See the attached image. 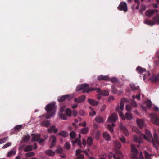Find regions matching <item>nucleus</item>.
I'll return each mask as SVG.
<instances>
[{
  "mask_svg": "<svg viewBox=\"0 0 159 159\" xmlns=\"http://www.w3.org/2000/svg\"><path fill=\"white\" fill-rule=\"evenodd\" d=\"M82 90V93H88L90 91H97V93L99 94L104 96H107L109 95L108 91L107 90L101 91L100 88H89V85L87 84H82L78 86L76 88V91H79Z\"/></svg>",
  "mask_w": 159,
  "mask_h": 159,
  "instance_id": "obj_1",
  "label": "nucleus"
},
{
  "mask_svg": "<svg viewBox=\"0 0 159 159\" xmlns=\"http://www.w3.org/2000/svg\"><path fill=\"white\" fill-rule=\"evenodd\" d=\"M46 110L47 114H44L42 115L41 117H44L45 116L46 119H48L51 117L54 116L56 112V107L55 103H51L47 105L45 108Z\"/></svg>",
  "mask_w": 159,
  "mask_h": 159,
  "instance_id": "obj_2",
  "label": "nucleus"
},
{
  "mask_svg": "<svg viewBox=\"0 0 159 159\" xmlns=\"http://www.w3.org/2000/svg\"><path fill=\"white\" fill-rule=\"evenodd\" d=\"M152 142L154 148L158 150L159 146V137L156 133L154 134V138L153 139H152Z\"/></svg>",
  "mask_w": 159,
  "mask_h": 159,
  "instance_id": "obj_3",
  "label": "nucleus"
},
{
  "mask_svg": "<svg viewBox=\"0 0 159 159\" xmlns=\"http://www.w3.org/2000/svg\"><path fill=\"white\" fill-rule=\"evenodd\" d=\"M117 9L119 10L123 11L125 12H127L128 11V7L126 3L123 1L120 2L117 7Z\"/></svg>",
  "mask_w": 159,
  "mask_h": 159,
  "instance_id": "obj_4",
  "label": "nucleus"
},
{
  "mask_svg": "<svg viewBox=\"0 0 159 159\" xmlns=\"http://www.w3.org/2000/svg\"><path fill=\"white\" fill-rule=\"evenodd\" d=\"M136 70L138 73L140 74L143 73L144 72H146V74H143V79L144 80L145 79V77L147 75L149 76L150 75V74L148 72H147L145 69L143 68L140 66H138L136 68Z\"/></svg>",
  "mask_w": 159,
  "mask_h": 159,
  "instance_id": "obj_5",
  "label": "nucleus"
},
{
  "mask_svg": "<svg viewBox=\"0 0 159 159\" xmlns=\"http://www.w3.org/2000/svg\"><path fill=\"white\" fill-rule=\"evenodd\" d=\"M66 107L65 106H63L61 108L59 115L60 118L63 120H66V114L64 113L65 110L66 109Z\"/></svg>",
  "mask_w": 159,
  "mask_h": 159,
  "instance_id": "obj_6",
  "label": "nucleus"
},
{
  "mask_svg": "<svg viewBox=\"0 0 159 159\" xmlns=\"http://www.w3.org/2000/svg\"><path fill=\"white\" fill-rule=\"evenodd\" d=\"M71 99V97L70 95L67 94L58 97L57 98V100L59 102H62L65 101L67 99L68 100H69Z\"/></svg>",
  "mask_w": 159,
  "mask_h": 159,
  "instance_id": "obj_7",
  "label": "nucleus"
},
{
  "mask_svg": "<svg viewBox=\"0 0 159 159\" xmlns=\"http://www.w3.org/2000/svg\"><path fill=\"white\" fill-rule=\"evenodd\" d=\"M151 115L153 116L151 118L152 122L157 126H159V118L153 114H151Z\"/></svg>",
  "mask_w": 159,
  "mask_h": 159,
  "instance_id": "obj_8",
  "label": "nucleus"
},
{
  "mask_svg": "<svg viewBox=\"0 0 159 159\" xmlns=\"http://www.w3.org/2000/svg\"><path fill=\"white\" fill-rule=\"evenodd\" d=\"M86 98V97L84 95H81L77 98H74V102L78 103H80L84 102Z\"/></svg>",
  "mask_w": 159,
  "mask_h": 159,
  "instance_id": "obj_9",
  "label": "nucleus"
},
{
  "mask_svg": "<svg viewBox=\"0 0 159 159\" xmlns=\"http://www.w3.org/2000/svg\"><path fill=\"white\" fill-rule=\"evenodd\" d=\"M118 119L117 115L115 113H112L109 117L108 121L109 122H114Z\"/></svg>",
  "mask_w": 159,
  "mask_h": 159,
  "instance_id": "obj_10",
  "label": "nucleus"
},
{
  "mask_svg": "<svg viewBox=\"0 0 159 159\" xmlns=\"http://www.w3.org/2000/svg\"><path fill=\"white\" fill-rule=\"evenodd\" d=\"M145 133L147 135V136L144 134L143 136L144 138L147 140L148 141H149V139H151V141H152V139H153V138H152V134L150 133V132L148 130H146Z\"/></svg>",
  "mask_w": 159,
  "mask_h": 159,
  "instance_id": "obj_11",
  "label": "nucleus"
},
{
  "mask_svg": "<svg viewBox=\"0 0 159 159\" xmlns=\"http://www.w3.org/2000/svg\"><path fill=\"white\" fill-rule=\"evenodd\" d=\"M119 127L121 130L123 132L124 134L126 136L129 135L128 131L126 128L123 125L122 123H120L119 125Z\"/></svg>",
  "mask_w": 159,
  "mask_h": 159,
  "instance_id": "obj_12",
  "label": "nucleus"
},
{
  "mask_svg": "<svg viewBox=\"0 0 159 159\" xmlns=\"http://www.w3.org/2000/svg\"><path fill=\"white\" fill-rule=\"evenodd\" d=\"M155 12H158V11L157 10H150L146 11V14L147 16L150 17L152 16Z\"/></svg>",
  "mask_w": 159,
  "mask_h": 159,
  "instance_id": "obj_13",
  "label": "nucleus"
},
{
  "mask_svg": "<svg viewBox=\"0 0 159 159\" xmlns=\"http://www.w3.org/2000/svg\"><path fill=\"white\" fill-rule=\"evenodd\" d=\"M50 140L51 141V144L50 146V148H52L56 144V137L53 135H52L50 137Z\"/></svg>",
  "mask_w": 159,
  "mask_h": 159,
  "instance_id": "obj_14",
  "label": "nucleus"
},
{
  "mask_svg": "<svg viewBox=\"0 0 159 159\" xmlns=\"http://www.w3.org/2000/svg\"><path fill=\"white\" fill-rule=\"evenodd\" d=\"M80 137L81 135L80 134H79V138H77L74 140H72L71 141V142L73 144H74L75 143H77L78 145L80 146V148H82V147L81 146V142L80 139Z\"/></svg>",
  "mask_w": 159,
  "mask_h": 159,
  "instance_id": "obj_15",
  "label": "nucleus"
},
{
  "mask_svg": "<svg viewBox=\"0 0 159 159\" xmlns=\"http://www.w3.org/2000/svg\"><path fill=\"white\" fill-rule=\"evenodd\" d=\"M159 80V75H153L150 78L151 81L153 82H155L158 81Z\"/></svg>",
  "mask_w": 159,
  "mask_h": 159,
  "instance_id": "obj_16",
  "label": "nucleus"
},
{
  "mask_svg": "<svg viewBox=\"0 0 159 159\" xmlns=\"http://www.w3.org/2000/svg\"><path fill=\"white\" fill-rule=\"evenodd\" d=\"M97 79L99 81L107 80H109V78L108 76L107 75H101L98 77Z\"/></svg>",
  "mask_w": 159,
  "mask_h": 159,
  "instance_id": "obj_17",
  "label": "nucleus"
},
{
  "mask_svg": "<svg viewBox=\"0 0 159 159\" xmlns=\"http://www.w3.org/2000/svg\"><path fill=\"white\" fill-rule=\"evenodd\" d=\"M58 131V129L56 128L54 125L51 126L48 129V131L49 133H52L53 132L54 133H56Z\"/></svg>",
  "mask_w": 159,
  "mask_h": 159,
  "instance_id": "obj_18",
  "label": "nucleus"
},
{
  "mask_svg": "<svg viewBox=\"0 0 159 159\" xmlns=\"http://www.w3.org/2000/svg\"><path fill=\"white\" fill-rule=\"evenodd\" d=\"M136 122L138 126L140 128L143 127L144 125V122L143 120L141 119H137Z\"/></svg>",
  "mask_w": 159,
  "mask_h": 159,
  "instance_id": "obj_19",
  "label": "nucleus"
},
{
  "mask_svg": "<svg viewBox=\"0 0 159 159\" xmlns=\"http://www.w3.org/2000/svg\"><path fill=\"white\" fill-rule=\"evenodd\" d=\"M144 23L150 26H152L155 24L153 20L152 21L148 19H146L144 20Z\"/></svg>",
  "mask_w": 159,
  "mask_h": 159,
  "instance_id": "obj_20",
  "label": "nucleus"
},
{
  "mask_svg": "<svg viewBox=\"0 0 159 159\" xmlns=\"http://www.w3.org/2000/svg\"><path fill=\"white\" fill-rule=\"evenodd\" d=\"M103 136L104 138L107 141H109L111 139V136L108 132H104L103 134Z\"/></svg>",
  "mask_w": 159,
  "mask_h": 159,
  "instance_id": "obj_21",
  "label": "nucleus"
},
{
  "mask_svg": "<svg viewBox=\"0 0 159 159\" xmlns=\"http://www.w3.org/2000/svg\"><path fill=\"white\" fill-rule=\"evenodd\" d=\"M33 136L32 139V141H38L40 137V136L39 134H36L35 135H34V134H32V136Z\"/></svg>",
  "mask_w": 159,
  "mask_h": 159,
  "instance_id": "obj_22",
  "label": "nucleus"
},
{
  "mask_svg": "<svg viewBox=\"0 0 159 159\" xmlns=\"http://www.w3.org/2000/svg\"><path fill=\"white\" fill-rule=\"evenodd\" d=\"M41 125L46 127H48L50 125V122L49 120L44 121L41 122Z\"/></svg>",
  "mask_w": 159,
  "mask_h": 159,
  "instance_id": "obj_23",
  "label": "nucleus"
},
{
  "mask_svg": "<svg viewBox=\"0 0 159 159\" xmlns=\"http://www.w3.org/2000/svg\"><path fill=\"white\" fill-rule=\"evenodd\" d=\"M153 20L155 24H159V14H157L155 16L153 17Z\"/></svg>",
  "mask_w": 159,
  "mask_h": 159,
  "instance_id": "obj_24",
  "label": "nucleus"
},
{
  "mask_svg": "<svg viewBox=\"0 0 159 159\" xmlns=\"http://www.w3.org/2000/svg\"><path fill=\"white\" fill-rule=\"evenodd\" d=\"M88 102L93 106L97 105L98 103V102L97 101L91 99H88Z\"/></svg>",
  "mask_w": 159,
  "mask_h": 159,
  "instance_id": "obj_25",
  "label": "nucleus"
},
{
  "mask_svg": "<svg viewBox=\"0 0 159 159\" xmlns=\"http://www.w3.org/2000/svg\"><path fill=\"white\" fill-rule=\"evenodd\" d=\"M44 152L46 154L51 156H54L55 154L54 152L51 150H46Z\"/></svg>",
  "mask_w": 159,
  "mask_h": 159,
  "instance_id": "obj_26",
  "label": "nucleus"
},
{
  "mask_svg": "<svg viewBox=\"0 0 159 159\" xmlns=\"http://www.w3.org/2000/svg\"><path fill=\"white\" fill-rule=\"evenodd\" d=\"M83 152L87 156H88V153L86 150H82L80 149H77L76 151V155H78L80 153Z\"/></svg>",
  "mask_w": 159,
  "mask_h": 159,
  "instance_id": "obj_27",
  "label": "nucleus"
},
{
  "mask_svg": "<svg viewBox=\"0 0 159 159\" xmlns=\"http://www.w3.org/2000/svg\"><path fill=\"white\" fill-rule=\"evenodd\" d=\"M95 120L96 122L98 123H102L104 121V120L102 117L100 116H98L96 117L95 118Z\"/></svg>",
  "mask_w": 159,
  "mask_h": 159,
  "instance_id": "obj_28",
  "label": "nucleus"
},
{
  "mask_svg": "<svg viewBox=\"0 0 159 159\" xmlns=\"http://www.w3.org/2000/svg\"><path fill=\"white\" fill-rule=\"evenodd\" d=\"M134 140L137 142L140 143L142 142V139L141 137H138L136 136H135L134 137Z\"/></svg>",
  "mask_w": 159,
  "mask_h": 159,
  "instance_id": "obj_29",
  "label": "nucleus"
},
{
  "mask_svg": "<svg viewBox=\"0 0 159 159\" xmlns=\"http://www.w3.org/2000/svg\"><path fill=\"white\" fill-rule=\"evenodd\" d=\"M57 134L61 136L65 137H67L68 135V133L65 131H61V132L58 133Z\"/></svg>",
  "mask_w": 159,
  "mask_h": 159,
  "instance_id": "obj_30",
  "label": "nucleus"
},
{
  "mask_svg": "<svg viewBox=\"0 0 159 159\" xmlns=\"http://www.w3.org/2000/svg\"><path fill=\"white\" fill-rule=\"evenodd\" d=\"M108 156L109 159H111L112 157H113L114 159H120V158L119 157H116L115 155L114 154H113L112 152L109 153L108 154Z\"/></svg>",
  "mask_w": 159,
  "mask_h": 159,
  "instance_id": "obj_31",
  "label": "nucleus"
},
{
  "mask_svg": "<svg viewBox=\"0 0 159 159\" xmlns=\"http://www.w3.org/2000/svg\"><path fill=\"white\" fill-rule=\"evenodd\" d=\"M125 117L128 120H131L133 118V116L131 114L129 113H126L125 114Z\"/></svg>",
  "mask_w": 159,
  "mask_h": 159,
  "instance_id": "obj_32",
  "label": "nucleus"
},
{
  "mask_svg": "<svg viewBox=\"0 0 159 159\" xmlns=\"http://www.w3.org/2000/svg\"><path fill=\"white\" fill-rule=\"evenodd\" d=\"M33 147L32 146L29 145L27 146L24 149V151L25 152L30 151L32 150Z\"/></svg>",
  "mask_w": 159,
  "mask_h": 159,
  "instance_id": "obj_33",
  "label": "nucleus"
},
{
  "mask_svg": "<svg viewBox=\"0 0 159 159\" xmlns=\"http://www.w3.org/2000/svg\"><path fill=\"white\" fill-rule=\"evenodd\" d=\"M130 85L131 89L133 90H138L139 88V86H136L133 84H130Z\"/></svg>",
  "mask_w": 159,
  "mask_h": 159,
  "instance_id": "obj_34",
  "label": "nucleus"
},
{
  "mask_svg": "<svg viewBox=\"0 0 159 159\" xmlns=\"http://www.w3.org/2000/svg\"><path fill=\"white\" fill-rule=\"evenodd\" d=\"M114 125L115 124L113 123L111 125H107L108 128L111 133H112L113 132V128L114 127Z\"/></svg>",
  "mask_w": 159,
  "mask_h": 159,
  "instance_id": "obj_35",
  "label": "nucleus"
},
{
  "mask_svg": "<svg viewBox=\"0 0 159 159\" xmlns=\"http://www.w3.org/2000/svg\"><path fill=\"white\" fill-rule=\"evenodd\" d=\"M131 151L132 152L136 153V154H138V152L136 148H135L133 144L131 145Z\"/></svg>",
  "mask_w": 159,
  "mask_h": 159,
  "instance_id": "obj_36",
  "label": "nucleus"
},
{
  "mask_svg": "<svg viewBox=\"0 0 159 159\" xmlns=\"http://www.w3.org/2000/svg\"><path fill=\"white\" fill-rule=\"evenodd\" d=\"M65 112L66 114V115L67 116L69 117H70L71 116L72 114V111L70 109H67L66 110Z\"/></svg>",
  "mask_w": 159,
  "mask_h": 159,
  "instance_id": "obj_37",
  "label": "nucleus"
},
{
  "mask_svg": "<svg viewBox=\"0 0 159 159\" xmlns=\"http://www.w3.org/2000/svg\"><path fill=\"white\" fill-rule=\"evenodd\" d=\"M87 142L89 145L91 146L93 143L92 138L90 137H89L87 139Z\"/></svg>",
  "mask_w": 159,
  "mask_h": 159,
  "instance_id": "obj_38",
  "label": "nucleus"
},
{
  "mask_svg": "<svg viewBox=\"0 0 159 159\" xmlns=\"http://www.w3.org/2000/svg\"><path fill=\"white\" fill-rule=\"evenodd\" d=\"M8 139V137H6L0 139V144L3 143Z\"/></svg>",
  "mask_w": 159,
  "mask_h": 159,
  "instance_id": "obj_39",
  "label": "nucleus"
},
{
  "mask_svg": "<svg viewBox=\"0 0 159 159\" xmlns=\"http://www.w3.org/2000/svg\"><path fill=\"white\" fill-rule=\"evenodd\" d=\"M88 128L87 127L82 129L81 130V133L82 134H86L88 132Z\"/></svg>",
  "mask_w": 159,
  "mask_h": 159,
  "instance_id": "obj_40",
  "label": "nucleus"
},
{
  "mask_svg": "<svg viewBox=\"0 0 159 159\" xmlns=\"http://www.w3.org/2000/svg\"><path fill=\"white\" fill-rule=\"evenodd\" d=\"M75 136L76 134L74 131H72L70 133V136L71 139H74Z\"/></svg>",
  "mask_w": 159,
  "mask_h": 159,
  "instance_id": "obj_41",
  "label": "nucleus"
},
{
  "mask_svg": "<svg viewBox=\"0 0 159 159\" xmlns=\"http://www.w3.org/2000/svg\"><path fill=\"white\" fill-rule=\"evenodd\" d=\"M89 108L92 111V112H90L89 113L90 116H92L95 115L96 114V112L93 110V109L92 108V107L90 106L89 107Z\"/></svg>",
  "mask_w": 159,
  "mask_h": 159,
  "instance_id": "obj_42",
  "label": "nucleus"
},
{
  "mask_svg": "<svg viewBox=\"0 0 159 159\" xmlns=\"http://www.w3.org/2000/svg\"><path fill=\"white\" fill-rule=\"evenodd\" d=\"M146 104V106L148 108H150L152 105V103L148 99L147 101L145 102Z\"/></svg>",
  "mask_w": 159,
  "mask_h": 159,
  "instance_id": "obj_43",
  "label": "nucleus"
},
{
  "mask_svg": "<svg viewBox=\"0 0 159 159\" xmlns=\"http://www.w3.org/2000/svg\"><path fill=\"white\" fill-rule=\"evenodd\" d=\"M107 158V154L105 153H102L100 155L99 159H106Z\"/></svg>",
  "mask_w": 159,
  "mask_h": 159,
  "instance_id": "obj_44",
  "label": "nucleus"
},
{
  "mask_svg": "<svg viewBox=\"0 0 159 159\" xmlns=\"http://www.w3.org/2000/svg\"><path fill=\"white\" fill-rule=\"evenodd\" d=\"M145 157L146 159H150L151 155L149 154L147 152L145 151L144 152Z\"/></svg>",
  "mask_w": 159,
  "mask_h": 159,
  "instance_id": "obj_45",
  "label": "nucleus"
},
{
  "mask_svg": "<svg viewBox=\"0 0 159 159\" xmlns=\"http://www.w3.org/2000/svg\"><path fill=\"white\" fill-rule=\"evenodd\" d=\"M146 8V6L145 5H142L141 7V9L139 11V12L141 14H142L145 11Z\"/></svg>",
  "mask_w": 159,
  "mask_h": 159,
  "instance_id": "obj_46",
  "label": "nucleus"
},
{
  "mask_svg": "<svg viewBox=\"0 0 159 159\" xmlns=\"http://www.w3.org/2000/svg\"><path fill=\"white\" fill-rule=\"evenodd\" d=\"M121 146V144L118 141H115V147L116 148L118 149H119L120 148Z\"/></svg>",
  "mask_w": 159,
  "mask_h": 159,
  "instance_id": "obj_47",
  "label": "nucleus"
},
{
  "mask_svg": "<svg viewBox=\"0 0 159 159\" xmlns=\"http://www.w3.org/2000/svg\"><path fill=\"white\" fill-rule=\"evenodd\" d=\"M132 129L133 131H135L139 134L140 135L141 134V132L140 131H139L136 127H133L132 128Z\"/></svg>",
  "mask_w": 159,
  "mask_h": 159,
  "instance_id": "obj_48",
  "label": "nucleus"
},
{
  "mask_svg": "<svg viewBox=\"0 0 159 159\" xmlns=\"http://www.w3.org/2000/svg\"><path fill=\"white\" fill-rule=\"evenodd\" d=\"M34 153L33 152H29L25 154V156L28 157H30L33 156Z\"/></svg>",
  "mask_w": 159,
  "mask_h": 159,
  "instance_id": "obj_49",
  "label": "nucleus"
},
{
  "mask_svg": "<svg viewBox=\"0 0 159 159\" xmlns=\"http://www.w3.org/2000/svg\"><path fill=\"white\" fill-rule=\"evenodd\" d=\"M16 152L13 150L10 151L8 153V156H10L12 155H15L16 154Z\"/></svg>",
  "mask_w": 159,
  "mask_h": 159,
  "instance_id": "obj_50",
  "label": "nucleus"
},
{
  "mask_svg": "<svg viewBox=\"0 0 159 159\" xmlns=\"http://www.w3.org/2000/svg\"><path fill=\"white\" fill-rule=\"evenodd\" d=\"M112 92L114 94H116L117 93V89L113 86H111Z\"/></svg>",
  "mask_w": 159,
  "mask_h": 159,
  "instance_id": "obj_51",
  "label": "nucleus"
},
{
  "mask_svg": "<svg viewBox=\"0 0 159 159\" xmlns=\"http://www.w3.org/2000/svg\"><path fill=\"white\" fill-rule=\"evenodd\" d=\"M64 147L65 148L69 149L70 148V145L69 143L66 142L64 145Z\"/></svg>",
  "mask_w": 159,
  "mask_h": 159,
  "instance_id": "obj_52",
  "label": "nucleus"
},
{
  "mask_svg": "<svg viewBox=\"0 0 159 159\" xmlns=\"http://www.w3.org/2000/svg\"><path fill=\"white\" fill-rule=\"evenodd\" d=\"M22 127V125H16L14 129L16 130H18Z\"/></svg>",
  "mask_w": 159,
  "mask_h": 159,
  "instance_id": "obj_53",
  "label": "nucleus"
},
{
  "mask_svg": "<svg viewBox=\"0 0 159 159\" xmlns=\"http://www.w3.org/2000/svg\"><path fill=\"white\" fill-rule=\"evenodd\" d=\"M30 138V136L29 135H27L25 136L23 139V140L25 142H26L29 140Z\"/></svg>",
  "mask_w": 159,
  "mask_h": 159,
  "instance_id": "obj_54",
  "label": "nucleus"
},
{
  "mask_svg": "<svg viewBox=\"0 0 159 159\" xmlns=\"http://www.w3.org/2000/svg\"><path fill=\"white\" fill-rule=\"evenodd\" d=\"M119 114L120 116L122 118V119L123 120H125V116L123 114L122 112L121 111H119Z\"/></svg>",
  "mask_w": 159,
  "mask_h": 159,
  "instance_id": "obj_55",
  "label": "nucleus"
},
{
  "mask_svg": "<svg viewBox=\"0 0 159 159\" xmlns=\"http://www.w3.org/2000/svg\"><path fill=\"white\" fill-rule=\"evenodd\" d=\"M11 145V142H8L2 148H6L10 146Z\"/></svg>",
  "mask_w": 159,
  "mask_h": 159,
  "instance_id": "obj_56",
  "label": "nucleus"
},
{
  "mask_svg": "<svg viewBox=\"0 0 159 159\" xmlns=\"http://www.w3.org/2000/svg\"><path fill=\"white\" fill-rule=\"evenodd\" d=\"M131 104L132 106L136 107L137 106V104L134 100H133L131 102Z\"/></svg>",
  "mask_w": 159,
  "mask_h": 159,
  "instance_id": "obj_57",
  "label": "nucleus"
},
{
  "mask_svg": "<svg viewBox=\"0 0 159 159\" xmlns=\"http://www.w3.org/2000/svg\"><path fill=\"white\" fill-rule=\"evenodd\" d=\"M137 154H136V153L132 154L131 156V157L133 159H138V158L137 156Z\"/></svg>",
  "mask_w": 159,
  "mask_h": 159,
  "instance_id": "obj_58",
  "label": "nucleus"
},
{
  "mask_svg": "<svg viewBox=\"0 0 159 159\" xmlns=\"http://www.w3.org/2000/svg\"><path fill=\"white\" fill-rule=\"evenodd\" d=\"M63 151L62 149L61 148H60L59 149H58L56 151V152L57 153H61Z\"/></svg>",
  "mask_w": 159,
  "mask_h": 159,
  "instance_id": "obj_59",
  "label": "nucleus"
},
{
  "mask_svg": "<svg viewBox=\"0 0 159 159\" xmlns=\"http://www.w3.org/2000/svg\"><path fill=\"white\" fill-rule=\"evenodd\" d=\"M126 110L128 111H130L131 110V106L129 105H127L126 106Z\"/></svg>",
  "mask_w": 159,
  "mask_h": 159,
  "instance_id": "obj_60",
  "label": "nucleus"
},
{
  "mask_svg": "<svg viewBox=\"0 0 159 159\" xmlns=\"http://www.w3.org/2000/svg\"><path fill=\"white\" fill-rule=\"evenodd\" d=\"M128 100L125 98H123L121 99V102L124 103V102H128Z\"/></svg>",
  "mask_w": 159,
  "mask_h": 159,
  "instance_id": "obj_61",
  "label": "nucleus"
},
{
  "mask_svg": "<svg viewBox=\"0 0 159 159\" xmlns=\"http://www.w3.org/2000/svg\"><path fill=\"white\" fill-rule=\"evenodd\" d=\"M78 157V159H84V156L81 154H80L79 155Z\"/></svg>",
  "mask_w": 159,
  "mask_h": 159,
  "instance_id": "obj_62",
  "label": "nucleus"
},
{
  "mask_svg": "<svg viewBox=\"0 0 159 159\" xmlns=\"http://www.w3.org/2000/svg\"><path fill=\"white\" fill-rule=\"evenodd\" d=\"M110 81L113 83H115L117 82V80L116 78H111Z\"/></svg>",
  "mask_w": 159,
  "mask_h": 159,
  "instance_id": "obj_63",
  "label": "nucleus"
},
{
  "mask_svg": "<svg viewBox=\"0 0 159 159\" xmlns=\"http://www.w3.org/2000/svg\"><path fill=\"white\" fill-rule=\"evenodd\" d=\"M119 139L122 143H125V139L124 136L120 138Z\"/></svg>",
  "mask_w": 159,
  "mask_h": 159,
  "instance_id": "obj_64",
  "label": "nucleus"
}]
</instances>
